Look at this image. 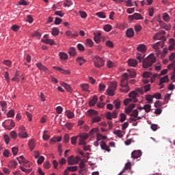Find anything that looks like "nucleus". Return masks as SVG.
I'll return each mask as SVG.
<instances>
[{
    "label": "nucleus",
    "mask_w": 175,
    "mask_h": 175,
    "mask_svg": "<svg viewBox=\"0 0 175 175\" xmlns=\"http://www.w3.org/2000/svg\"><path fill=\"white\" fill-rule=\"evenodd\" d=\"M120 86L122 88L120 89L121 92H129L131 88L128 86V74L124 73L122 75V80L120 81Z\"/></svg>",
    "instance_id": "f257e3e1"
},
{
    "label": "nucleus",
    "mask_w": 175,
    "mask_h": 175,
    "mask_svg": "<svg viewBox=\"0 0 175 175\" xmlns=\"http://www.w3.org/2000/svg\"><path fill=\"white\" fill-rule=\"evenodd\" d=\"M155 61H157V58L154 55V53H151L146 59H144L142 63L143 68H147L152 66L155 64Z\"/></svg>",
    "instance_id": "f03ea898"
},
{
    "label": "nucleus",
    "mask_w": 175,
    "mask_h": 175,
    "mask_svg": "<svg viewBox=\"0 0 175 175\" xmlns=\"http://www.w3.org/2000/svg\"><path fill=\"white\" fill-rule=\"evenodd\" d=\"M116 90H117V82H111L108 89L107 90V92L109 96H114V91H116Z\"/></svg>",
    "instance_id": "7ed1b4c3"
},
{
    "label": "nucleus",
    "mask_w": 175,
    "mask_h": 175,
    "mask_svg": "<svg viewBox=\"0 0 175 175\" xmlns=\"http://www.w3.org/2000/svg\"><path fill=\"white\" fill-rule=\"evenodd\" d=\"M93 62L96 68H102L105 65V60L99 57H94L93 58Z\"/></svg>",
    "instance_id": "20e7f679"
},
{
    "label": "nucleus",
    "mask_w": 175,
    "mask_h": 175,
    "mask_svg": "<svg viewBox=\"0 0 175 175\" xmlns=\"http://www.w3.org/2000/svg\"><path fill=\"white\" fill-rule=\"evenodd\" d=\"M139 91L137 90V88H136L135 90L129 93V98L131 99V101L133 102L134 103H136L137 102V96H139Z\"/></svg>",
    "instance_id": "39448f33"
},
{
    "label": "nucleus",
    "mask_w": 175,
    "mask_h": 175,
    "mask_svg": "<svg viewBox=\"0 0 175 175\" xmlns=\"http://www.w3.org/2000/svg\"><path fill=\"white\" fill-rule=\"evenodd\" d=\"M3 126H4L5 129L10 131L12 128H14L15 123L12 120H5L4 122H3Z\"/></svg>",
    "instance_id": "423d86ee"
},
{
    "label": "nucleus",
    "mask_w": 175,
    "mask_h": 175,
    "mask_svg": "<svg viewBox=\"0 0 175 175\" xmlns=\"http://www.w3.org/2000/svg\"><path fill=\"white\" fill-rule=\"evenodd\" d=\"M18 136L22 139H26V137H28V133L25 131V127L21 126L19 128Z\"/></svg>",
    "instance_id": "0eeeda50"
},
{
    "label": "nucleus",
    "mask_w": 175,
    "mask_h": 175,
    "mask_svg": "<svg viewBox=\"0 0 175 175\" xmlns=\"http://www.w3.org/2000/svg\"><path fill=\"white\" fill-rule=\"evenodd\" d=\"M151 85L147 84L142 88H137V91H139L140 95H144L145 92H148L150 90Z\"/></svg>",
    "instance_id": "6e6552de"
},
{
    "label": "nucleus",
    "mask_w": 175,
    "mask_h": 175,
    "mask_svg": "<svg viewBox=\"0 0 175 175\" xmlns=\"http://www.w3.org/2000/svg\"><path fill=\"white\" fill-rule=\"evenodd\" d=\"M163 47V42H158L153 44V49L156 51V54L159 57V54H161V51L159 49H162Z\"/></svg>",
    "instance_id": "1a4fd4ad"
},
{
    "label": "nucleus",
    "mask_w": 175,
    "mask_h": 175,
    "mask_svg": "<svg viewBox=\"0 0 175 175\" xmlns=\"http://www.w3.org/2000/svg\"><path fill=\"white\" fill-rule=\"evenodd\" d=\"M118 116V111L114 110L112 113L111 112H107L106 113V118L107 120H113V118H117Z\"/></svg>",
    "instance_id": "9d476101"
},
{
    "label": "nucleus",
    "mask_w": 175,
    "mask_h": 175,
    "mask_svg": "<svg viewBox=\"0 0 175 175\" xmlns=\"http://www.w3.org/2000/svg\"><path fill=\"white\" fill-rule=\"evenodd\" d=\"M143 16H142V14H139V13H135L133 15H129V20L130 21H133V20H143Z\"/></svg>",
    "instance_id": "9b49d317"
},
{
    "label": "nucleus",
    "mask_w": 175,
    "mask_h": 175,
    "mask_svg": "<svg viewBox=\"0 0 175 175\" xmlns=\"http://www.w3.org/2000/svg\"><path fill=\"white\" fill-rule=\"evenodd\" d=\"M66 35L68 38H69L70 39H73L75 38H77V36H79V33H77V31L75 32H72V31L70 30H68L66 32Z\"/></svg>",
    "instance_id": "f8f14e48"
},
{
    "label": "nucleus",
    "mask_w": 175,
    "mask_h": 175,
    "mask_svg": "<svg viewBox=\"0 0 175 175\" xmlns=\"http://www.w3.org/2000/svg\"><path fill=\"white\" fill-rule=\"evenodd\" d=\"M140 157H142V151L140 150H134L131 153V158H134V159H137Z\"/></svg>",
    "instance_id": "ddd939ff"
},
{
    "label": "nucleus",
    "mask_w": 175,
    "mask_h": 175,
    "mask_svg": "<svg viewBox=\"0 0 175 175\" xmlns=\"http://www.w3.org/2000/svg\"><path fill=\"white\" fill-rule=\"evenodd\" d=\"M100 146L101 147V150H104V151H107V152H110V148L106 144L105 141H101Z\"/></svg>",
    "instance_id": "4468645a"
},
{
    "label": "nucleus",
    "mask_w": 175,
    "mask_h": 175,
    "mask_svg": "<svg viewBox=\"0 0 175 175\" xmlns=\"http://www.w3.org/2000/svg\"><path fill=\"white\" fill-rule=\"evenodd\" d=\"M138 110L142 111V110H145L146 113H150L151 111V105H145L144 107H138Z\"/></svg>",
    "instance_id": "2eb2a0df"
},
{
    "label": "nucleus",
    "mask_w": 175,
    "mask_h": 175,
    "mask_svg": "<svg viewBox=\"0 0 175 175\" xmlns=\"http://www.w3.org/2000/svg\"><path fill=\"white\" fill-rule=\"evenodd\" d=\"M165 83H169V76L165 75L163 77L160 78L159 85H162Z\"/></svg>",
    "instance_id": "dca6fc26"
},
{
    "label": "nucleus",
    "mask_w": 175,
    "mask_h": 175,
    "mask_svg": "<svg viewBox=\"0 0 175 175\" xmlns=\"http://www.w3.org/2000/svg\"><path fill=\"white\" fill-rule=\"evenodd\" d=\"M36 66L37 68H38V69L41 71V72H47V68L44 66H43V64H42V63H37L36 64Z\"/></svg>",
    "instance_id": "f3484780"
},
{
    "label": "nucleus",
    "mask_w": 175,
    "mask_h": 175,
    "mask_svg": "<svg viewBox=\"0 0 175 175\" xmlns=\"http://www.w3.org/2000/svg\"><path fill=\"white\" fill-rule=\"evenodd\" d=\"M29 148L30 149V151H32L35 147H36V143H35V140L31 139L29 141L28 143Z\"/></svg>",
    "instance_id": "a211bd4d"
},
{
    "label": "nucleus",
    "mask_w": 175,
    "mask_h": 175,
    "mask_svg": "<svg viewBox=\"0 0 175 175\" xmlns=\"http://www.w3.org/2000/svg\"><path fill=\"white\" fill-rule=\"evenodd\" d=\"M88 114L90 117H92V118H94V117H96V116H98L99 113H98V111H96L95 109H90L88 111Z\"/></svg>",
    "instance_id": "6ab92c4d"
},
{
    "label": "nucleus",
    "mask_w": 175,
    "mask_h": 175,
    "mask_svg": "<svg viewBox=\"0 0 175 175\" xmlns=\"http://www.w3.org/2000/svg\"><path fill=\"white\" fill-rule=\"evenodd\" d=\"M77 162L78 161H76V159L73 158V156H70L68 159V165H77Z\"/></svg>",
    "instance_id": "aec40b11"
},
{
    "label": "nucleus",
    "mask_w": 175,
    "mask_h": 175,
    "mask_svg": "<svg viewBox=\"0 0 175 175\" xmlns=\"http://www.w3.org/2000/svg\"><path fill=\"white\" fill-rule=\"evenodd\" d=\"M126 35L128 38H132L135 35L133 29H128L126 31Z\"/></svg>",
    "instance_id": "412c9836"
},
{
    "label": "nucleus",
    "mask_w": 175,
    "mask_h": 175,
    "mask_svg": "<svg viewBox=\"0 0 175 175\" xmlns=\"http://www.w3.org/2000/svg\"><path fill=\"white\" fill-rule=\"evenodd\" d=\"M128 64L129 66H133V68H135V66L137 65V61L133 59H129L128 61Z\"/></svg>",
    "instance_id": "4be33fe9"
},
{
    "label": "nucleus",
    "mask_w": 175,
    "mask_h": 175,
    "mask_svg": "<svg viewBox=\"0 0 175 175\" xmlns=\"http://www.w3.org/2000/svg\"><path fill=\"white\" fill-rule=\"evenodd\" d=\"M61 85H62L68 92H70V91H72V88H70V85L66 83L61 82Z\"/></svg>",
    "instance_id": "5701e85b"
},
{
    "label": "nucleus",
    "mask_w": 175,
    "mask_h": 175,
    "mask_svg": "<svg viewBox=\"0 0 175 175\" xmlns=\"http://www.w3.org/2000/svg\"><path fill=\"white\" fill-rule=\"evenodd\" d=\"M137 50H138V51H140L141 53H146V50H147V48L146 47V45L140 44L137 46Z\"/></svg>",
    "instance_id": "b1692460"
},
{
    "label": "nucleus",
    "mask_w": 175,
    "mask_h": 175,
    "mask_svg": "<svg viewBox=\"0 0 175 175\" xmlns=\"http://www.w3.org/2000/svg\"><path fill=\"white\" fill-rule=\"evenodd\" d=\"M162 33H165V31H162L160 33H157L154 36L153 39L157 40H159L162 39Z\"/></svg>",
    "instance_id": "393cba45"
},
{
    "label": "nucleus",
    "mask_w": 175,
    "mask_h": 175,
    "mask_svg": "<svg viewBox=\"0 0 175 175\" xmlns=\"http://www.w3.org/2000/svg\"><path fill=\"white\" fill-rule=\"evenodd\" d=\"M17 165H18V163L15 160H12L9 163L8 167L13 169V168L16 167V166H17Z\"/></svg>",
    "instance_id": "a878e982"
},
{
    "label": "nucleus",
    "mask_w": 175,
    "mask_h": 175,
    "mask_svg": "<svg viewBox=\"0 0 175 175\" xmlns=\"http://www.w3.org/2000/svg\"><path fill=\"white\" fill-rule=\"evenodd\" d=\"M19 163H29V161L28 160H26L25 158H24V156H20L19 158H17Z\"/></svg>",
    "instance_id": "bb28decb"
},
{
    "label": "nucleus",
    "mask_w": 175,
    "mask_h": 175,
    "mask_svg": "<svg viewBox=\"0 0 175 175\" xmlns=\"http://www.w3.org/2000/svg\"><path fill=\"white\" fill-rule=\"evenodd\" d=\"M59 56L60 59L66 60L68 59V54L64 53V52H59Z\"/></svg>",
    "instance_id": "cd10ccee"
},
{
    "label": "nucleus",
    "mask_w": 175,
    "mask_h": 175,
    "mask_svg": "<svg viewBox=\"0 0 175 175\" xmlns=\"http://www.w3.org/2000/svg\"><path fill=\"white\" fill-rule=\"evenodd\" d=\"M98 101V97L96 96H94L92 99L89 102V105L90 106H94V105H96V102Z\"/></svg>",
    "instance_id": "c85d7f7f"
},
{
    "label": "nucleus",
    "mask_w": 175,
    "mask_h": 175,
    "mask_svg": "<svg viewBox=\"0 0 175 175\" xmlns=\"http://www.w3.org/2000/svg\"><path fill=\"white\" fill-rule=\"evenodd\" d=\"M80 87L82 88V91L87 92L90 88V85L88 83H82L80 85Z\"/></svg>",
    "instance_id": "c756f323"
},
{
    "label": "nucleus",
    "mask_w": 175,
    "mask_h": 175,
    "mask_svg": "<svg viewBox=\"0 0 175 175\" xmlns=\"http://www.w3.org/2000/svg\"><path fill=\"white\" fill-rule=\"evenodd\" d=\"M68 54L71 57H75V55H76V49L73 47H70L68 50Z\"/></svg>",
    "instance_id": "7c9ffc66"
},
{
    "label": "nucleus",
    "mask_w": 175,
    "mask_h": 175,
    "mask_svg": "<svg viewBox=\"0 0 175 175\" xmlns=\"http://www.w3.org/2000/svg\"><path fill=\"white\" fill-rule=\"evenodd\" d=\"M154 97L151 94H148L146 96V100H147L148 103H152Z\"/></svg>",
    "instance_id": "2f4dec72"
},
{
    "label": "nucleus",
    "mask_w": 175,
    "mask_h": 175,
    "mask_svg": "<svg viewBox=\"0 0 175 175\" xmlns=\"http://www.w3.org/2000/svg\"><path fill=\"white\" fill-rule=\"evenodd\" d=\"M113 105H115L116 109H118L120 107H121V101L120 99L115 100L113 101Z\"/></svg>",
    "instance_id": "473e14b6"
},
{
    "label": "nucleus",
    "mask_w": 175,
    "mask_h": 175,
    "mask_svg": "<svg viewBox=\"0 0 175 175\" xmlns=\"http://www.w3.org/2000/svg\"><path fill=\"white\" fill-rule=\"evenodd\" d=\"M167 73V69L163 70L160 74H154V77H161V76H163Z\"/></svg>",
    "instance_id": "72a5a7b5"
},
{
    "label": "nucleus",
    "mask_w": 175,
    "mask_h": 175,
    "mask_svg": "<svg viewBox=\"0 0 175 175\" xmlns=\"http://www.w3.org/2000/svg\"><path fill=\"white\" fill-rule=\"evenodd\" d=\"M44 43H45L46 44H51V46H53V44H55V42H54V40L51 39L44 40Z\"/></svg>",
    "instance_id": "f704fd0d"
},
{
    "label": "nucleus",
    "mask_w": 175,
    "mask_h": 175,
    "mask_svg": "<svg viewBox=\"0 0 175 175\" xmlns=\"http://www.w3.org/2000/svg\"><path fill=\"white\" fill-rule=\"evenodd\" d=\"M79 167L76 165L68 167L66 170L67 172H76Z\"/></svg>",
    "instance_id": "c9c22d12"
},
{
    "label": "nucleus",
    "mask_w": 175,
    "mask_h": 175,
    "mask_svg": "<svg viewBox=\"0 0 175 175\" xmlns=\"http://www.w3.org/2000/svg\"><path fill=\"white\" fill-rule=\"evenodd\" d=\"M114 135H116L118 137H122L124 135H122V131L121 130H115L113 131Z\"/></svg>",
    "instance_id": "e433bc0d"
},
{
    "label": "nucleus",
    "mask_w": 175,
    "mask_h": 175,
    "mask_svg": "<svg viewBox=\"0 0 175 175\" xmlns=\"http://www.w3.org/2000/svg\"><path fill=\"white\" fill-rule=\"evenodd\" d=\"M62 140V137H53L50 143H51L52 142H53V143H57V142H61Z\"/></svg>",
    "instance_id": "4c0bfd02"
},
{
    "label": "nucleus",
    "mask_w": 175,
    "mask_h": 175,
    "mask_svg": "<svg viewBox=\"0 0 175 175\" xmlns=\"http://www.w3.org/2000/svg\"><path fill=\"white\" fill-rule=\"evenodd\" d=\"M78 137H79V135L71 137V144H72V146H76V144H77Z\"/></svg>",
    "instance_id": "58836bf2"
},
{
    "label": "nucleus",
    "mask_w": 175,
    "mask_h": 175,
    "mask_svg": "<svg viewBox=\"0 0 175 175\" xmlns=\"http://www.w3.org/2000/svg\"><path fill=\"white\" fill-rule=\"evenodd\" d=\"M59 33V29L57 27H54L52 29V35L53 36H57Z\"/></svg>",
    "instance_id": "ea45409f"
},
{
    "label": "nucleus",
    "mask_w": 175,
    "mask_h": 175,
    "mask_svg": "<svg viewBox=\"0 0 175 175\" xmlns=\"http://www.w3.org/2000/svg\"><path fill=\"white\" fill-rule=\"evenodd\" d=\"M128 72H129V74H127L128 78L131 77V79H133L134 77H136V72H135V71H131L128 70Z\"/></svg>",
    "instance_id": "a19ab883"
},
{
    "label": "nucleus",
    "mask_w": 175,
    "mask_h": 175,
    "mask_svg": "<svg viewBox=\"0 0 175 175\" xmlns=\"http://www.w3.org/2000/svg\"><path fill=\"white\" fill-rule=\"evenodd\" d=\"M102 118L100 116H94L92 118V122H93V124L95 122H100Z\"/></svg>",
    "instance_id": "79ce46f5"
},
{
    "label": "nucleus",
    "mask_w": 175,
    "mask_h": 175,
    "mask_svg": "<svg viewBox=\"0 0 175 175\" xmlns=\"http://www.w3.org/2000/svg\"><path fill=\"white\" fill-rule=\"evenodd\" d=\"M77 62L81 66V65L85 62V59L83 57H78L77 59Z\"/></svg>",
    "instance_id": "37998d69"
},
{
    "label": "nucleus",
    "mask_w": 175,
    "mask_h": 175,
    "mask_svg": "<svg viewBox=\"0 0 175 175\" xmlns=\"http://www.w3.org/2000/svg\"><path fill=\"white\" fill-rule=\"evenodd\" d=\"M66 115L68 118H73L75 117V113L70 111H66Z\"/></svg>",
    "instance_id": "c03bdc74"
},
{
    "label": "nucleus",
    "mask_w": 175,
    "mask_h": 175,
    "mask_svg": "<svg viewBox=\"0 0 175 175\" xmlns=\"http://www.w3.org/2000/svg\"><path fill=\"white\" fill-rule=\"evenodd\" d=\"M85 44L88 47H92V46H94V42H92V40L91 39H87Z\"/></svg>",
    "instance_id": "a18cd8bd"
},
{
    "label": "nucleus",
    "mask_w": 175,
    "mask_h": 175,
    "mask_svg": "<svg viewBox=\"0 0 175 175\" xmlns=\"http://www.w3.org/2000/svg\"><path fill=\"white\" fill-rule=\"evenodd\" d=\"M66 3H64V8H70V6H72V5H73V2H72V1L70 0H66Z\"/></svg>",
    "instance_id": "49530a36"
},
{
    "label": "nucleus",
    "mask_w": 175,
    "mask_h": 175,
    "mask_svg": "<svg viewBox=\"0 0 175 175\" xmlns=\"http://www.w3.org/2000/svg\"><path fill=\"white\" fill-rule=\"evenodd\" d=\"M163 20H164V21H166V23H167L170 20V16L167 13L163 14Z\"/></svg>",
    "instance_id": "de8ad7c7"
},
{
    "label": "nucleus",
    "mask_w": 175,
    "mask_h": 175,
    "mask_svg": "<svg viewBox=\"0 0 175 175\" xmlns=\"http://www.w3.org/2000/svg\"><path fill=\"white\" fill-rule=\"evenodd\" d=\"M47 131H44L43 132L42 139L44 140H49V139H50V135H47Z\"/></svg>",
    "instance_id": "09e8293b"
},
{
    "label": "nucleus",
    "mask_w": 175,
    "mask_h": 175,
    "mask_svg": "<svg viewBox=\"0 0 175 175\" xmlns=\"http://www.w3.org/2000/svg\"><path fill=\"white\" fill-rule=\"evenodd\" d=\"M44 162V157L40 156L38 158L37 163L38 165H42Z\"/></svg>",
    "instance_id": "8fccbe9b"
},
{
    "label": "nucleus",
    "mask_w": 175,
    "mask_h": 175,
    "mask_svg": "<svg viewBox=\"0 0 175 175\" xmlns=\"http://www.w3.org/2000/svg\"><path fill=\"white\" fill-rule=\"evenodd\" d=\"M18 5H22V6H28L29 3L27 2V1H25V0H20L18 1Z\"/></svg>",
    "instance_id": "3c124183"
},
{
    "label": "nucleus",
    "mask_w": 175,
    "mask_h": 175,
    "mask_svg": "<svg viewBox=\"0 0 175 175\" xmlns=\"http://www.w3.org/2000/svg\"><path fill=\"white\" fill-rule=\"evenodd\" d=\"M137 116H139V111H137V109H134L131 114V116L135 117V118H137Z\"/></svg>",
    "instance_id": "603ef678"
},
{
    "label": "nucleus",
    "mask_w": 175,
    "mask_h": 175,
    "mask_svg": "<svg viewBox=\"0 0 175 175\" xmlns=\"http://www.w3.org/2000/svg\"><path fill=\"white\" fill-rule=\"evenodd\" d=\"M166 54H167V49H164L163 53L161 52V53H159V55L161 58H165Z\"/></svg>",
    "instance_id": "864d4df0"
},
{
    "label": "nucleus",
    "mask_w": 175,
    "mask_h": 175,
    "mask_svg": "<svg viewBox=\"0 0 175 175\" xmlns=\"http://www.w3.org/2000/svg\"><path fill=\"white\" fill-rule=\"evenodd\" d=\"M120 122H124V121L126 120V115H125V113H120Z\"/></svg>",
    "instance_id": "5fc2aeb1"
},
{
    "label": "nucleus",
    "mask_w": 175,
    "mask_h": 175,
    "mask_svg": "<svg viewBox=\"0 0 175 175\" xmlns=\"http://www.w3.org/2000/svg\"><path fill=\"white\" fill-rule=\"evenodd\" d=\"M96 16H97L100 18H106V15L104 12H97L96 13Z\"/></svg>",
    "instance_id": "6e6d98bb"
},
{
    "label": "nucleus",
    "mask_w": 175,
    "mask_h": 175,
    "mask_svg": "<svg viewBox=\"0 0 175 175\" xmlns=\"http://www.w3.org/2000/svg\"><path fill=\"white\" fill-rule=\"evenodd\" d=\"M3 137L6 144L10 142V137L8 134H5Z\"/></svg>",
    "instance_id": "4d7b16f0"
},
{
    "label": "nucleus",
    "mask_w": 175,
    "mask_h": 175,
    "mask_svg": "<svg viewBox=\"0 0 175 175\" xmlns=\"http://www.w3.org/2000/svg\"><path fill=\"white\" fill-rule=\"evenodd\" d=\"M10 136H11V137H12V139H17L18 135L16 131H12L10 132Z\"/></svg>",
    "instance_id": "13d9d810"
},
{
    "label": "nucleus",
    "mask_w": 175,
    "mask_h": 175,
    "mask_svg": "<svg viewBox=\"0 0 175 175\" xmlns=\"http://www.w3.org/2000/svg\"><path fill=\"white\" fill-rule=\"evenodd\" d=\"M103 29L106 32H110V30L111 29V25H106L105 26H104Z\"/></svg>",
    "instance_id": "bf43d9fd"
},
{
    "label": "nucleus",
    "mask_w": 175,
    "mask_h": 175,
    "mask_svg": "<svg viewBox=\"0 0 175 175\" xmlns=\"http://www.w3.org/2000/svg\"><path fill=\"white\" fill-rule=\"evenodd\" d=\"M70 139V137H69V134H65L64 137V143L68 144L69 142Z\"/></svg>",
    "instance_id": "052dcab7"
},
{
    "label": "nucleus",
    "mask_w": 175,
    "mask_h": 175,
    "mask_svg": "<svg viewBox=\"0 0 175 175\" xmlns=\"http://www.w3.org/2000/svg\"><path fill=\"white\" fill-rule=\"evenodd\" d=\"M80 139H82L83 140H87L88 139V134H80L78 135Z\"/></svg>",
    "instance_id": "680f3d73"
},
{
    "label": "nucleus",
    "mask_w": 175,
    "mask_h": 175,
    "mask_svg": "<svg viewBox=\"0 0 175 175\" xmlns=\"http://www.w3.org/2000/svg\"><path fill=\"white\" fill-rule=\"evenodd\" d=\"M7 117L8 118L14 117V111H13V109L9 111V112L7 113Z\"/></svg>",
    "instance_id": "e2e57ef3"
},
{
    "label": "nucleus",
    "mask_w": 175,
    "mask_h": 175,
    "mask_svg": "<svg viewBox=\"0 0 175 175\" xmlns=\"http://www.w3.org/2000/svg\"><path fill=\"white\" fill-rule=\"evenodd\" d=\"M79 14H80L81 18H87V13L84 11H79Z\"/></svg>",
    "instance_id": "0e129e2a"
},
{
    "label": "nucleus",
    "mask_w": 175,
    "mask_h": 175,
    "mask_svg": "<svg viewBox=\"0 0 175 175\" xmlns=\"http://www.w3.org/2000/svg\"><path fill=\"white\" fill-rule=\"evenodd\" d=\"M144 58V55H142V54H140V53H138L137 55V59H138V61L139 62H142V59H143Z\"/></svg>",
    "instance_id": "69168bd1"
},
{
    "label": "nucleus",
    "mask_w": 175,
    "mask_h": 175,
    "mask_svg": "<svg viewBox=\"0 0 175 175\" xmlns=\"http://www.w3.org/2000/svg\"><path fill=\"white\" fill-rule=\"evenodd\" d=\"M143 77L144 79H148V77H151V73L146 71L145 72H144L143 74Z\"/></svg>",
    "instance_id": "338daca9"
},
{
    "label": "nucleus",
    "mask_w": 175,
    "mask_h": 175,
    "mask_svg": "<svg viewBox=\"0 0 175 175\" xmlns=\"http://www.w3.org/2000/svg\"><path fill=\"white\" fill-rule=\"evenodd\" d=\"M3 64L10 68L12 66V62L10 60H4Z\"/></svg>",
    "instance_id": "774afa93"
}]
</instances>
